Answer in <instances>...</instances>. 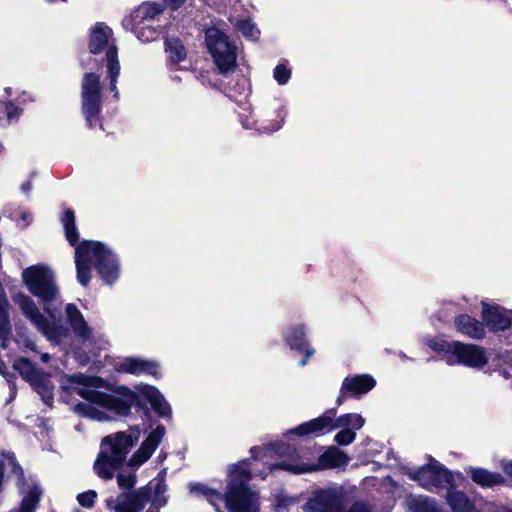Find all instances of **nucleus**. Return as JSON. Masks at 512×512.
<instances>
[{"label": "nucleus", "instance_id": "nucleus-1", "mask_svg": "<svg viewBox=\"0 0 512 512\" xmlns=\"http://www.w3.org/2000/svg\"><path fill=\"white\" fill-rule=\"evenodd\" d=\"M77 279L83 286L90 281V267L94 265L101 278L108 284L119 274L117 260L110 249L100 242L84 241L75 250Z\"/></svg>", "mask_w": 512, "mask_h": 512}, {"label": "nucleus", "instance_id": "nucleus-2", "mask_svg": "<svg viewBox=\"0 0 512 512\" xmlns=\"http://www.w3.org/2000/svg\"><path fill=\"white\" fill-rule=\"evenodd\" d=\"M140 430L131 428L106 436L102 441L101 452L94 464L96 474L103 479H111L114 472L123 464L129 449L138 441Z\"/></svg>", "mask_w": 512, "mask_h": 512}, {"label": "nucleus", "instance_id": "nucleus-3", "mask_svg": "<svg viewBox=\"0 0 512 512\" xmlns=\"http://www.w3.org/2000/svg\"><path fill=\"white\" fill-rule=\"evenodd\" d=\"M349 460V456L335 446L327 448V450L318 457L317 461L309 457L307 450L294 449L289 451L282 461L274 465V468L300 475L319 470L344 468L349 463Z\"/></svg>", "mask_w": 512, "mask_h": 512}, {"label": "nucleus", "instance_id": "nucleus-4", "mask_svg": "<svg viewBox=\"0 0 512 512\" xmlns=\"http://www.w3.org/2000/svg\"><path fill=\"white\" fill-rule=\"evenodd\" d=\"M78 394L87 402L77 404L75 410L100 422L108 421L114 415L128 414L132 404V397L120 398L90 388H81Z\"/></svg>", "mask_w": 512, "mask_h": 512}, {"label": "nucleus", "instance_id": "nucleus-5", "mask_svg": "<svg viewBox=\"0 0 512 512\" xmlns=\"http://www.w3.org/2000/svg\"><path fill=\"white\" fill-rule=\"evenodd\" d=\"M247 465L248 463L243 461L230 470V481L224 497L229 512H258L259 510L258 493L247 486L251 479Z\"/></svg>", "mask_w": 512, "mask_h": 512}, {"label": "nucleus", "instance_id": "nucleus-6", "mask_svg": "<svg viewBox=\"0 0 512 512\" xmlns=\"http://www.w3.org/2000/svg\"><path fill=\"white\" fill-rule=\"evenodd\" d=\"M427 345L435 352L442 354L443 359L450 366L464 365L474 369H482L489 360L486 350L475 344L428 340Z\"/></svg>", "mask_w": 512, "mask_h": 512}, {"label": "nucleus", "instance_id": "nucleus-7", "mask_svg": "<svg viewBox=\"0 0 512 512\" xmlns=\"http://www.w3.org/2000/svg\"><path fill=\"white\" fill-rule=\"evenodd\" d=\"M13 300L24 317L49 341L59 343L68 336V329L56 323L55 315L48 307L46 312L49 314V317H46L30 296L24 293H17Z\"/></svg>", "mask_w": 512, "mask_h": 512}, {"label": "nucleus", "instance_id": "nucleus-8", "mask_svg": "<svg viewBox=\"0 0 512 512\" xmlns=\"http://www.w3.org/2000/svg\"><path fill=\"white\" fill-rule=\"evenodd\" d=\"M22 281L28 291L44 304L57 299L59 289L53 271L46 265H32L22 272Z\"/></svg>", "mask_w": 512, "mask_h": 512}, {"label": "nucleus", "instance_id": "nucleus-9", "mask_svg": "<svg viewBox=\"0 0 512 512\" xmlns=\"http://www.w3.org/2000/svg\"><path fill=\"white\" fill-rule=\"evenodd\" d=\"M206 45L215 65L222 74L235 70L237 61V46L220 29L210 27L206 30Z\"/></svg>", "mask_w": 512, "mask_h": 512}, {"label": "nucleus", "instance_id": "nucleus-10", "mask_svg": "<svg viewBox=\"0 0 512 512\" xmlns=\"http://www.w3.org/2000/svg\"><path fill=\"white\" fill-rule=\"evenodd\" d=\"M111 36L112 30L108 26L97 23L91 30L89 50L93 54L105 52L108 75L110 77V89L115 91V97H118L116 81L120 73V65L117 56V48L110 42Z\"/></svg>", "mask_w": 512, "mask_h": 512}, {"label": "nucleus", "instance_id": "nucleus-11", "mask_svg": "<svg viewBox=\"0 0 512 512\" xmlns=\"http://www.w3.org/2000/svg\"><path fill=\"white\" fill-rule=\"evenodd\" d=\"M408 475L410 479L429 491L440 492L453 485L452 474L435 460L418 470L409 471Z\"/></svg>", "mask_w": 512, "mask_h": 512}, {"label": "nucleus", "instance_id": "nucleus-12", "mask_svg": "<svg viewBox=\"0 0 512 512\" xmlns=\"http://www.w3.org/2000/svg\"><path fill=\"white\" fill-rule=\"evenodd\" d=\"M100 77L94 73H86L82 80V109L89 126L97 121L101 104Z\"/></svg>", "mask_w": 512, "mask_h": 512}, {"label": "nucleus", "instance_id": "nucleus-13", "mask_svg": "<svg viewBox=\"0 0 512 512\" xmlns=\"http://www.w3.org/2000/svg\"><path fill=\"white\" fill-rule=\"evenodd\" d=\"M344 492L342 488L317 491L305 504L306 512H343Z\"/></svg>", "mask_w": 512, "mask_h": 512}, {"label": "nucleus", "instance_id": "nucleus-14", "mask_svg": "<svg viewBox=\"0 0 512 512\" xmlns=\"http://www.w3.org/2000/svg\"><path fill=\"white\" fill-rule=\"evenodd\" d=\"M153 487L148 486L139 489L133 493H123L116 501L107 500V506L115 512H141L150 501V495Z\"/></svg>", "mask_w": 512, "mask_h": 512}, {"label": "nucleus", "instance_id": "nucleus-15", "mask_svg": "<svg viewBox=\"0 0 512 512\" xmlns=\"http://www.w3.org/2000/svg\"><path fill=\"white\" fill-rule=\"evenodd\" d=\"M365 424V419L357 413H347L334 419L331 431L340 429L335 435L334 441L338 445H349L356 438V430L361 429Z\"/></svg>", "mask_w": 512, "mask_h": 512}, {"label": "nucleus", "instance_id": "nucleus-16", "mask_svg": "<svg viewBox=\"0 0 512 512\" xmlns=\"http://www.w3.org/2000/svg\"><path fill=\"white\" fill-rule=\"evenodd\" d=\"M165 433L166 429L163 425H158L153 429L141 443L140 447L130 457L128 466L133 469H138L147 462L160 445Z\"/></svg>", "mask_w": 512, "mask_h": 512}, {"label": "nucleus", "instance_id": "nucleus-17", "mask_svg": "<svg viewBox=\"0 0 512 512\" xmlns=\"http://www.w3.org/2000/svg\"><path fill=\"white\" fill-rule=\"evenodd\" d=\"M482 317L493 331L505 330L512 322V312L497 305L482 303Z\"/></svg>", "mask_w": 512, "mask_h": 512}, {"label": "nucleus", "instance_id": "nucleus-18", "mask_svg": "<svg viewBox=\"0 0 512 512\" xmlns=\"http://www.w3.org/2000/svg\"><path fill=\"white\" fill-rule=\"evenodd\" d=\"M375 386V380L367 374L348 376L343 380L341 394L337 398V404L344 402V395L351 393L353 395L365 394L372 390Z\"/></svg>", "mask_w": 512, "mask_h": 512}, {"label": "nucleus", "instance_id": "nucleus-19", "mask_svg": "<svg viewBox=\"0 0 512 512\" xmlns=\"http://www.w3.org/2000/svg\"><path fill=\"white\" fill-rule=\"evenodd\" d=\"M15 367L19 370L21 375L28 381H31L35 385V389L41 395L43 401L45 403H50L53 399L52 386L49 384V381L46 378H42L41 382H36L38 377V373H36L31 365V363L25 359L19 360Z\"/></svg>", "mask_w": 512, "mask_h": 512}, {"label": "nucleus", "instance_id": "nucleus-20", "mask_svg": "<svg viewBox=\"0 0 512 512\" xmlns=\"http://www.w3.org/2000/svg\"><path fill=\"white\" fill-rule=\"evenodd\" d=\"M66 318L73 332L83 341L93 340V329L87 324L82 313L74 304H68L65 309Z\"/></svg>", "mask_w": 512, "mask_h": 512}, {"label": "nucleus", "instance_id": "nucleus-21", "mask_svg": "<svg viewBox=\"0 0 512 512\" xmlns=\"http://www.w3.org/2000/svg\"><path fill=\"white\" fill-rule=\"evenodd\" d=\"M116 369L119 372L130 373L134 375L147 373L153 376H157L159 372L157 363L133 357L126 358L118 363Z\"/></svg>", "mask_w": 512, "mask_h": 512}, {"label": "nucleus", "instance_id": "nucleus-22", "mask_svg": "<svg viewBox=\"0 0 512 512\" xmlns=\"http://www.w3.org/2000/svg\"><path fill=\"white\" fill-rule=\"evenodd\" d=\"M136 390L141 396L149 401L152 408L160 416H167L170 414L171 408L169 404L155 387L147 384H141L136 387Z\"/></svg>", "mask_w": 512, "mask_h": 512}, {"label": "nucleus", "instance_id": "nucleus-23", "mask_svg": "<svg viewBox=\"0 0 512 512\" xmlns=\"http://www.w3.org/2000/svg\"><path fill=\"white\" fill-rule=\"evenodd\" d=\"M333 421L334 419L332 415L329 412H327L318 418H315L313 420H310L306 423L299 425L297 428L291 430L290 433L297 434L299 436H304L310 433L323 431L324 429L331 431Z\"/></svg>", "mask_w": 512, "mask_h": 512}, {"label": "nucleus", "instance_id": "nucleus-24", "mask_svg": "<svg viewBox=\"0 0 512 512\" xmlns=\"http://www.w3.org/2000/svg\"><path fill=\"white\" fill-rule=\"evenodd\" d=\"M446 500L454 512H477L474 504L469 500L467 495L453 488H445Z\"/></svg>", "mask_w": 512, "mask_h": 512}, {"label": "nucleus", "instance_id": "nucleus-25", "mask_svg": "<svg viewBox=\"0 0 512 512\" xmlns=\"http://www.w3.org/2000/svg\"><path fill=\"white\" fill-rule=\"evenodd\" d=\"M457 331L470 338H482L485 334L483 325L468 315H460L455 318Z\"/></svg>", "mask_w": 512, "mask_h": 512}, {"label": "nucleus", "instance_id": "nucleus-26", "mask_svg": "<svg viewBox=\"0 0 512 512\" xmlns=\"http://www.w3.org/2000/svg\"><path fill=\"white\" fill-rule=\"evenodd\" d=\"M470 475L471 479L482 487H493L500 485L504 482L503 477L498 473L489 472L483 468L470 467L466 471Z\"/></svg>", "mask_w": 512, "mask_h": 512}, {"label": "nucleus", "instance_id": "nucleus-27", "mask_svg": "<svg viewBox=\"0 0 512 512\" xmlns=\"http://www.w3.org/2000/svg\"><path fill=\"white\" fill-rule=\"evenodd\" d=\"M42 496V489L37 485L33 484L27 494L23 497L21 506L18 512H33L37 507Z\"/></svg>", "mask_w": 512, "mask_h": 512}, {"label": "nucleus", "instance_id": "nucleus-28", "mask_svg": "<svg viewBox=\"0 0 512 512\" xmlns=\"http://www.w3.org/2000/svg\"><path fill=\"white\" fill-rule=\"evenodd\" d=\"M8 301L4 289L0 285V338L4 339L10 333L7 314Z\"/></svg>", "mask_w": 512, "mask_h": 512}, {"label": "nucleus", "instance_id": "nucleus-29", "mask_svg": "<svg viewBox=\"0 0 512 512\" xmlns=\"http://www.w3.org/2000/svg\"><path fill=\"white\" fill-rule=\"evenodd\" d=\"M305 331L302 326L292 329L290 334L286 337L288 345L297 351H303L304 348L309 347V343L304 339Z\"/></svg>", "mask_w": 512, "mask_h": 512}, {"label": "nucleus", "instance_id": "nucleus-30", "mask_svg": "<svg viewBox=\"0 0 512 512\" xmlns=\"http://www.w3.org/2000/svg\"><path fill=\"white\" fill-rule=\"evenodd\" d=\"M62 223L65 229L67 240L70 242V244L74 245L78 240V232L75 227V217L73 211H65L62 218Z\"/></svg>", "mask_w": 512, "mask_h": 512}, {"label": "nucleus", "instance_id": "nucleus-31", "mask_svg": "<svg viewBox=\"0 0 512 512\" xmlns=\"http://www.w3.org/2000/svg\"><path fill=\"white\" fill-rule=\"evenodd\" d=\"M169 57L174 62H180L186 57V50L179 39L171 38L166 41Z\"/></svg>", "mask_w": 512, "mask_h": 512}, {"label": "nucleus", "instance_id": "nucleus-32", "mask_svg": "<svg viewBox=\"0 0 512 512\" xmlns=\"http://www.w3.org/2000/svg\"><path fill=\"white\" fill-rule=\"evenodd\" d=\"M190 489L192 493L204 496L213 506H216L222 499L219 492L201 484H192L190 485Z\"/></svg>", "mask_w": 512, "mask_h": 512}, {"label": "nucleus", "instance_id": "nucleus-33", "mask_svg": "<svg viewBox=\"0 0 512 512\" xmlns=\"http://www.w3.org/2000/svg\"><path fill=\"white\" fill-rule=\"evenodd\" d=\"M162 12V6L157 3L146 2L139 6L136 13L143 19H152Z\"/></svg>", "mask_w": 512, "mask_h": 512}, {"label": "nucleus", "instance_id": "nucleus-34", "mask_svg": "<svg viewBox=\"0 0 512 512\" xmlns=\"http://www.w3.org/2000/svg\"><path fill=\"white\" fill-rule=\"evenodd\" d=\"M238 30L248 39H257L260 31L258 28L249 20L243 19L236 23Z\"/></svg>", "mask_w": 512, "mask_h": 512}, {"label": "nucleus", "instance_id": "nucleus-35", "mask_svg": "<svg viewBox=\"0 0 512 512\" xmlns=\"http://www.w3.org/2000/svg\"><path fill=\"white\" fill-rule=\"evenodd\" d=\"M290 75V70L287 69L284 65H277L274 69V78L281 85H284L288 82Z\"/></svg>", "mask_w": 512, "mask_h": 512}, {"label": "nucleus", "instance_id": "nucleus-36", "mask_svg": "<svg viewBox=\"0 0 512 512\" xmlns=\"http://www.w3.org/2000/svg\"><path fill=\"white\" fill-rule=\"evenodd\" d=\"M0 112L6 113L9 121L17 118L20 114L19 109L15 107L12 103L0 101Z\"/></svg>", "mask_w": 512, "mask_h": 512}, {"label": "nucleus", "instance_id": "nucleus-37", "mask_svg": "<svg viewBox=\"0 0 512 512\" xmlns=\"http://www.w3.org/2000/svg\"><path fill=\"white\" fill-rule=\"evenodd\" d=\"M97 497V493L94 490H89L78 495V502L84 507H92Z\"/></svg>", "mask_w": 512, "mask_h": 512}, {"label": "nucleus", "instance_id": "nucleus-38", "mask_svg": "<svg viewBox=\"0 0 512 512\" xmlns=\"http://www.w3.org/2000/svg\"><path fill=\"white\" fill-rule=\"evenodd\" d=\"M137 37L142 42H149L157 37V32L151 26L142 27L137 33Z\"/></svg>", "mask_w": 512, "mask_h": 512}, {"label": "nucleus", "instance_id": "nucleus-39", "mask_svg": "<svg viewBox=\"0 0 512 512\" xmlns=\"http://www.w3.org/2000/svg\"><path fill=\"white\" fill-rule=\"evenodd\" d=\"M135 482H136V480H135L134 474H128V475L119 474L117 476V483L120 488L130 489L135 485Z\"/></svg>", "mask_w": 512, "mask_h": 512}, {"label": "nucleus", "instance_id": "nucleus-40", "mask_svg": "<svg viewBox=\"0 0 512 512\" xmlns=\"http://www.w3.org/2000/svg\"><path fill=\"white\" fill-rule=\"evenodd\" d=\"M343 512H371V508L364 502L353 503L347 511Z\"/></svg>", "mask_w": 512, "mask_h": 512}, {"label": "nucleus", "instance_id": "nucleus-41", "mask_svg": "<svg viewBox=\"0 0 512 512\" xmlns=\"http://www.w3.org/2000/svg\"><path fill=\"white\" fill-rule=\"evenodd\" d=\"M302 352L305 353V358L299 362V366L304 367L307 364V359L314 354L315 350L313 347L309 346L304 348Z\"/></svg>", "mask_w": 512, "mask_h": 512}, {"label": "nucleus", "instance_id": "nucleus-42", "mask_svg": "<svg viewBox=\"0 0 512 512\" xmlns=\"http://www.w3.org/2000/svg\"><path fill=\"white\" fill-rule=\"evenodd\" d=\"M77 378L80 383H83L88 386H94L95 383L98 381L96 378H88L83 375H80Z\"/></svg>", "mask_w": 512, "mask_h": 512}, {"label": "nucleus", "instance_id": "nucleus-43", "mask_svg": "<svg viewBox=\"0 0 512 512\" xmlns=\"http://www.w3.org/2000/svg\"><path fill=\"white\" fill-rule=\"evenodd\" d=\"M164 2L171 8V9H177L179 8L185 0H164Z\"/></svg>", "mask_w": 512, "mask_h": 512}, {"label": "nucleus", "instance_id": "nucleus-44", "mask_svg": "<svg viewBox=\"0 0 512 512\" xmlns=\"http://www.w3.org/2000/svg\"><path fill=\"white\" fill-rule=\"evenodd\" d=\"M488 507L490 512H512L505 507H497L494 504H488Z\"/></svg>", "mask_w": 512, "mask_h": 512}, {"label": "nucleus", "instance_id": "nucleus-45", "mask_svg": "<svg viewBox=\"0 0 512 512\" xmlns=\"http://www.w3.org/2000/svg\"><path fill=\"white\" fill-rule=\"evenodd\" d=\"M504 472L512 477V462H507L503 465Z\"/></svg>", "mask_w": 512, "mask_h": 512}, {"label": "nucleus", "instance_id": "nucleus-46", "mask_svg": "<svg viewBox=\"0 0 512 512\" xmlns=\"http://www.w3.org/2000/svg\"><path fill=\"white\" fill-rule=\"evenodd\" d=\"M9 462L10 464H12L14 466V470L17 471L19 473V475H22L23 474V471H22V468L20 466H16L13 462V459L12 458H9Z\"/></svg>", "mask_w": 512, "mask_h": 512}, {"label": "nucleus", "instance_id": "nucleus-47", "mask_svg": "<svg viewBox=\"0 0 512 512\" xmlns=\"http://www.w3.org/2000/svg\"><path fill=\"white\" fill-rule=\"evenodd\" d=\"M22 219H23L26 223H28V222H29V220L31 219V215H30L29 213H27V212H24V213L22 214Z\"/></svg>", "mask_w": 512, "mask_h": 512}, {"label": "nucleus", "instance_id": "nucleus-48", "mask_svg": "<svg viewBox=\"0 0 512 512\" xmlns=\"http://www.w3.org/2000/svg\"><path fill=\"white\" fill-rule=\"evenodd\" d=\"M22 189L23 191H25L26 193H28L31 189V184L30 183H25L22 185Z\"/></svg>", "mask_w": 512, "mask_h": 512}, {"label": "nucleus", "instance_id": "nucleus-49", "mask_svg": "<svg viewBox=\"0 0 512 512\" xmlns=\"http://www.w3.org/2000/svg\"><path fill=\"white\" fill-rule=\"evenodd\" d=\"M281 125H282V122H278V123H277V125H275V126L271 129V131L278 130V129L281 127Z\"/></svg>", "mask_w": 512, "mask_h": 512}, {"label": "nucleus", "instance_id": "nucleus-50", "mask_svg": "<svg viewBox=\"0 0 512 512\" xmlns=\"http://www.w3.org/2000/svg\"><path fill=\"white\" fill-rule=\"evenodd\" d=\"M41 359H42V361L46 362V361H48V359H49V355H48V354H43V355L41 356Z\"/></svg>", "mask_w": 512, "mask_h": 512}, {"label": "nucleus", "instance_id": "nucleus-51", "mask_svg": "<svg viewBox=\"0 0 512 512\" xmlns=\"http://www.w3.org/2000/svg\"><path fill=\"white\" fill-rule=\"evenodd\" d=\"M163 502H158V501H155L153 502L152 506H163Z\"/></svg>", "mask_w": 512, "mask_h": 512}, {"label": "nucleus", "instance_id": "nucleus-52", "mask_svg": "<svg viewBox=\"0 0 512 512\" xmlns=\"http://www.w3.org/2000/svg\"><path fill=\"white\" fill-rule=\"evenodd\" d=\"M27 346H28V347H30L31 349H33V348H34V344H33L32 342H29V343L27 344Z\"/></svg>", "mask_w": 512, "mask_h": 512}, {"label": "nucleus", "instance_id": "nucleus-53", "mask_svg": "<svg viewBox=\"0 0 512 512\" xmlns=\"http://www.w3.org/2000/svg\"><path fill=\"white\" fill-rule=\"evenodd\" d=\"M156 490L160 491V484L159 483L156 485Z\"/></svg>", "mask_w": 512, "mask_h": 512}, {"label": "nucleus", "instance_id": "nucleus-54", "mask_svg": "<svg viewBox=\"0 0 512 512\" xmlns=\"http://www.w3.org/2000/svg\"><path fill=\"white\" fill-rule=\"evenodd\" d=\"M109 468H110V467H109V465H105V466H104V469H105V470H109Z\"/></svg>", "mask_w": 512, "mask_h": 512}]
</instances>
